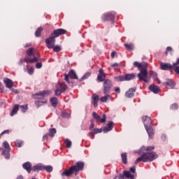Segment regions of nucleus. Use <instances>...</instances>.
Listing matches in <instances>:
<instances>
[{
	"label": "nucleus",
	"mask_w": 179,
	"mask_h": 179,
	"mask_svg": "<svg viewBox=\"0 0 179 179\" xmlns=\"http://www.w3.org/2000/svg\"><path fill=\"white\" fill-rule=\"evenodd\" d=\"M2 150V148H0V150Z\"/></svg>",
	"instance_id": "338daca9"
},
{
	"label": "nucleus",
	"mask_w": 179,
	"mask_h": 179,
	"mask_svg": "<svg viewBox=\"0 0 179 179\" xmlns=\"http://www.w3.org/2000/svg\"><path fill=\"white\" fill-rule=\"evenodd\" d=\"M117 54V52H111V57H112V58H114V57H115V55Z\"/></svg>",
	"instance_id": "bf43d9fd"
},
{
	"label": "nucleus",
	"mask_w": 179,
	"mask_h": 179,
	"mask_svg": "<svg viewBox=\"0 0 179 179\" xmlns=\"http://www.w3.org/2000/svg\"><path fill=\"white\" fill-rule=\"evenodd\" d=\"M102 20L103 22L110 21L113 22L114 20V15L111 13L104 14L102 17Z\"/></svg>",
	"instance_id": "dca6fc26"
},
{
	"label": "nucleus",
	"mask_w": 179,
	"mask_h": 179,
	"mask_svg": "<svg viewBox=\"0 0 179 179\" xmlns=\"http://www.w3.org/2000/svg\"><path fill=\"white\" fill-rule=\"evenodd\" d=\"M52 49H53V51L55 52H59V51L62 50V48H61V45H55L53 48H52Z\"/></svg>",
	"instance_id": "473e14b6"
},
{
	"label": "nucleus",
	"mask_w": 179,
	"mask_h": 179,
	"mask_svg": "<svg viewBox=\"0 0 179 179\" xmlns=\"http://www.w3.org/2000/svg\"><path fill=\"white\" fill-rule=\"evenodd\" d=\"M17 111H19V105H15L13 107V110L11 111L10 115L11 117H13V115H15V114H16V113H17Z\"/></svg>",
	"instance_id": "c756f323"
},
{
	"label": "nucleus",
	"mask_w": 179,
	"mask_h": 179,
	"mask_svg": "<svg viewBox=\"0 0 179 179\" xmlns=\"http://www.w3.org/2000/svg\"><path fill=\"white\" fill-rule=\"evenodd\" d=\"M123 174H124V177H126V178H130V179L134 178V175L131 174V173L128 171H124Z\"/></svg>",
	"instance_id": "bb28decb"
},
{
	"label": "nucleus",
	"mask_w": 179,
	"mask_h": 179,
	"mask_svg": "<svg viewBox=\"0 0 179 179\" xmlns=\"http://www.w3.org/2000/svg\"><path fill=\"white\" fill-rule=\"evenodd\" d=\"M27 69L29 75H33V73H34V68L31 67L29 69V66H27Z\"/></svg>",
	"instance_id": "37998d69"
},
{
	"label": "nucleus",
	"mask_w": 179,
	"mask_h": 179,
	"mask_svg": "<svg viewBox=\"0 0 179 179\" xmlns=\"http://www.w3.org/2000/svg\"><path fill=\"white\" fill-rule=\"evenodd\" d=\"M9 134V130H4V131L0 134V136L3 135V134Z\"/></svg>",
	"instance_id": "4d7b16f0"
},
{
	"label": "nucleus",
	"mask_w": 179,
	"mask_h": 179,
	"mask_svg": "<svg viewBox=\"0 0 179 179\" xmlns=\"http://www.w3.org/2000/svg\"><path fill=\"white\" fill-rule=\"evenodd\" d=\"M62 117L63 118H71V113L66 112V110H64L62 112Z\"/></svg>",
	"instance_id": "72a5a7b5"
},
{
	"label": "nucleus",
	"mask_w": 179,
	"mask_h": 179,
	"mask_svg": "<svg viewBox=\"0 0 179 179\" xmlns=\"http://www.w3.org/2000/svg\"><path fill=\"white\" fill-rule=\"evenodd\" d=\"M108 99H111V96L108 94V93L105 94L104 96L100 98V101H101V103H106V101H107Z\"/></svg>",
	"instance_id": "c85d7f7f"
},
{
	"label": "nucleus",
	"mask_w": 179,
	"mask_h": 179,
	"mask_svg": "<svg viewBox=\"0 0 179 179\" xmlns=\"http://www.w3.org/2000/svg\"><path fill=\"white\" fill-rule=\"evenodd\" d=\"M43 170H45L47 173H51L52 171V166L50 165H48V166L44 165Z\"/></svg>",
	"instance_id": "4c0bfd02"
},
{
	"label": "nucleus",
	"mask_w": 179,
	"mask_h": 179,
	"mask_svg": "<svg viewBox=\"0 0 179 179\" xmlns=\"http://www.w3.org/2000/svg\"><path fill=\"white\" fill-rule=\"evenodd\" d=\"M161 139H162L163 141H166V135L162 134L161 136Z\"/></svg>",
	"instance_id": "13d9d810"
},
{
	"label": "nucleus",
	"mask_w": 179,
	"mask_h": 179,
	"mask_svg": "<svg viewBox=\"0 0 179 179\" xmlns=\"http://www.w3.org/2000/svg\"><path fill=\"white\" fill-rule=\"evenodd\" d=\"M22 167L24 170L27 171V173H31V163L27 162L22 164Z\"/></svg>",
	"instance_id": "393cba45"
},
{
	"label": "nucleus",
	"mask_w": 179,
	"mask_h": 179,
	"mask_svg": "<svg viewBox=\"0 0 179 179\" xmlns=\"http://www.w3.org/2000/svg\"><path fill=\"white\" fill-rule=\"evenodd\" d=\"M94 128V124L92 123L91 125L90 126V129H93Z\"/></svg>",
	"instance_id": "052dcab7"
},
{
	"label": "nucleus",
	"mask_w": 179,
	"mask_h": 179,
	"mask_svg": "<svg viewBox=\"0 0 179 179\" xmlns=\"http://www.w3.org/2000/svg\"><path fill=\"white\" fill-rule=\"evenodd\" d=\"M155 147L150 146L146 148L147 152L143 153L140 157H138L136 162L135 164H138L139 162H143V163H148L150 162H153V160L157 159V154L155 152H151L150 150H153Z\"/></svg>",
	"instance_id": "f03ea898"
},
{
	"label": "nucleus",
	"mask_w": 179,
	"mask_h": 179,
	"mask_svg": "<svg viewBox=\"0 0 179 179\" xmlns=\"http://www.w3.org/2000/svg\"><path fill=\"white\" fill-rule=\"evenodd\" d=\"M115 92H116V93H121V90L120 89V87H116L115 89Z\"/></svg>",
	"instance_id": "603ef678"
},
{
	"label": "nucleus",
	"mask_w": 179,
	"mask_h": 179,
	"mask_svg": "<svg viewBox=\"0 0 179 179\" xmlns=\"http://www.w3.org/2000/svg\"><path fill=\"white\" fill-rule=\"evenodd\" d=\"M113 128H114V122H109L106 127H104L103 128V131L104 134H107V132H110V131H113Z\"/></svg>",
	"instance_id": "f3484780"
},
{
	"label": "nucleus",
	"mask_w": 179,
	"mask_h": 179,
	"mask_svg": "<svg viewBox=\"0 0 179 179\" xmlns=\"http://www.w3.org/2000/svg\"><path fill=\"white\" fill-rule=\"evenodd\" d=\"M83 167H85V164L83 162H77L76 165L72 166L68 170L64 171L62 173V176L64 177H71L73 173H75L76 176H78V173L80 170H83Z\"/></svg>",
	"instance_id": "7ed1b4c3"
},
{
	"label": "nucleus",
	"mask_w": 179,
	"mask_h": 179,
	"mask_svg": "<svg viewBox=\"0 0 179 179\" xmlns=\"http://www.w3.org/2000/svg\"><path fill=\"white\" fill-rule=\"evenodd\" d=\"M89 76H90V73H86L85 75H84L80 80H85V79H87V78H89Z\"/></svg>",
	"instance_id": "c03bdc74"
},
{
	"label": "nucleus",
	"mask_w": 179,
	"mask_h": 179,
	"mask_svg": "<svg viewBox=\"0 0 179 179\" xmlns=\"http://www.w3.org/2000/svg\"><path fill=\"white\" fill-rule=\"evenodd\" d=\"M135 92H136V87L130 88L127 92L125 93L126 97L128 99H131L135 96Z\"/></svg>",
	"instance_id": "a211bd4d"
},
{
	"label": "nucleus",
	"mask_w": 179,
	"mask_h": 179,
	"mask_svg": "<svg viewBox=\"0 0 179 179\" xmlns=\"http://www.w3.org/2000/svg\"><path fill=\"white\" fill-rule=\"evenodd\" d=\"M124 47L127 50H134L133 44H124Z\"/></svg>",
	"instance_id": "58836bf2"
},
{
	"label": "nucleus",
	"mask_w": 179,
	"mask_h": 179,
	"mask_svg": "<svg viewBox=\"0 0 179 179\" xmlns=\"http://www.w3.org/2000/svg\"><path fill=\"white\" fill-rule=\"evenodd\" d=\"M42 66H43V64H41V62H38V63L36 64V68L37 69H41Z\"/></svg>",
	"instance_id": "49530a36"
},
{
	"label": "nucleus",
	"mask_w": 179,
	"mask_h": 179,
	"mask_svg": "<svg viewBox=\"0 0 179 179\" xmlns=\"http://www.w3.org/2000/svg\"><path fill=\"white\" fill-rule=\"evenodd\" d=\"M97 79L99 82H104V80H106V74H104V70H103V69H99Z\"/></svg>",
	"instance_id": "6ab92c4d"
},
{
	"label": "nucleus",
	"mask_w": 179,
	"mask_h": 179,
	"mask_svg": "<svg viewBox=\"0 0 179 179\" xmlns=\"http://www.w3.org/2000/svg\"><path fill=\"white\" fill-rule=\"evenodd\" d=\"M31 43H28L25 45V47H31Z\"/></svg>",
	"instance_id": "e2e57ef3"
},
{
	"label": "nucleus",
	"mask_w": 179,
	"mask_h": 179,
	"mask_svg": "<svg viewBox=\"0 0 179 179\" xmlns=\"http://www.w3.org/2000/svg\"><path fill=\"white\" fill-rule=\"evenodd\" d=\"M22 143H23L22 141L17 140L15 141V146H17V148H22Z\"/></svg>",
	"instance_id": "a19ab883"
},
{
	"label": "nucleus",
	"mask_w": 179,
	"mask_h": 179,
	"mask_svg": "<svg viewBox=\"0 0 179 179\" xmlns=\"http://www.w3.org/2000/svg\"><path fill=\"white\" fill-rule=\"evenodd\" d=\"M160 68L162 69V71H170V69H173V68H174V66L173 64L171 65L169 63L161 62Z\"/></svg>",
	"instance_id": "2eb2a0df"
},
{
	"label": "nucleus",
	"mask_w": 179,
	"mask_h": 179,
	"mask_svg": "<svg viewBox=\"0 0 179 179\" xmlns=\"http://www.w3.org/2000/svg\"><path fill=\"white\" fill-rule=\"evenodd\" d=\"M45 103H47V101H35V105L38 108V107H41V106H44V104H45Z\"/></svg>",
	"instance_id": "f704fd0d"
},
{
	"label": "nucleus",
	"mask_w": 179,
	"mask_h": 179,
	"mask_svg": "<svg viewBox=\"0 0 179 179\" xmlns=\"http://www.w3.org/2000/svg\"><path fill=\"white\" fill-rule=\"evenodd\" d=\"M177 108H178V105H177V103H173L171 106V110H177Z\"/></svg>",
	"instance_id": "a18cd8bd"
},
{
	"label": "nucleus",
	"mask_w": 179,
	"mask_h": 179,
	"mask_svg": "<svg viewBox=\"0 0 179 179\" xmlns=\"http://www.w3.org/2000/svg\"><path fill=\"white\" fill-rule=\"evenodd\" d=\"M136 78V73L126 74L115 77L116 82H124L125 80H132Z\"/></svg>",
	"instance_id": "423d86ee"
},
{
	"label": "nucleus",
	"mask_w": 179,
	"mask_h": 179,
	"mask_svg": "<svg viewBox=\"0 0 179 179\" xmlns=\"http://www.w3.org/2000/svg\"><path fill=\"white\" fill-rule=\"evenodd\" d=\"M134 66H136L140 71V73L138 74L139 80H143V82L148 83L150 80V78L148 76V63L135 62Z\"/></svg>",
	"instance_id": "f257e3e1"
},
{
	"label": "nucleus",
	"mask_w": 179,
	"mask_h": 179,
	"mask_svg": "<svg viewBox=\"0 0 179 179\" xmlns=\"http://www.w3.org/2000/svg\"><path fill=\"white\" fill-rule=\"evenodd\" d=\"M63 34H66V30L64 29H57L53 31L51 36L55 38H57V37H59V36H62Z\"/></svg>",
	"instance_id": "4468645a"
},
{
	"label": "nucleus",
	"mask_w": 179,
	"mask_h": 179,
	"mask_svg": "<svg viewBox=\"0 0 179 179\" xmlns=\"http://www.w3.org/2000/svg\"><path fill=\"white\" fill-rule=\"evenodd\" d=\"M17 179H23V176H18V177L17 178Z\"/></svg>",
	"instance_id": "680f3d73"
},
{
	"label": "nucleus",
	"mask_w": 179,
	"mask_h": 179,
	"mask_svg": "<svg viewBox=\"0 0 179 179\" xmlns=\"http://www.w3.org/2000/svg\"><path fill=\"white\" fill-rule=\"evenodd\" d=\"M50 103L52 104V107H57V104L58 103V99L56 97L51 98Z\"/></svg>",
	"instance_id": "7c9ffc66"
},
{
	"label": "nucleus",
	"mask_w": 179,
	"mask_h": 179,
	"mask_svg": "<svg viewBox=\"0 0 179 179\" xmlns=\"http://www.w3.org/2000/svg\"><path fill=\"white\" fill-rule=\"evenodd\" d=\"M111 66L113 68H117V67H118V64L117 63H113V64H111Z\"/></svg>",
	"instance_id": "3c124183"
},
{
	"label": "nucleus",
	"mask_w": 179,
	"mask_h": 179,
	"mask_svg": "<svg viewBox=\"0 0 179 179\" xmlns=\"http://www.w3.org/2000/svg\"><path fill=\"white\" fill-rule=\"evenodd\" d=\"M56 134H57V129L55 128H52V129H49V136L52 137Z\"/></svg>",
	"instance_id": "c9c22d12"
},
{
	"label": "nucleus",
	"mask_w": 179,
	"mask_h": 179,
	"mask_svg": "<svg viewBox=\"0 0 179 179\" xmlns=\"http://www.w3.org/2000/svg\"><path fill=\"white\" fill-rule=\"evenodd\" d=\"M135 171H136V168L135 166H133L131 168H130V172L131 173H135Z\"/></svg>",
	"instance_id": "de8ad7c7"
},
{
	"label": "nucleus",
	"mask_w": 179,
	"mask_h": 179,
	"mask_svg": "<svg viewBox=\"0 0 179 179\" xmlns=\"http://www.w3.org/2000/svg\"><path fill=\"white\" fill-rule=\"evenodd\" d=\"M51 93V91L49 90H44L40 93L35 94L34 95V99L37 100H41L45 97V96H48Z\"/></svg>",
	"instance_id": "f8f14e48"
},
{
	"label": "nucleus",
	"mask_w": 179,
	"mask_h": 179,
	"mask_svg": "<svg viewBox=\"0 0 179 179\" xmlns=\"http://www.w3.org/2000/svg\"><path fill=\"white\" fill-rule=\"evenodd\" d=\"M102 131H103V129H94L90 133V136H91L92 139H94V135H96V134H101Z\"/></svg>",
	"instance_id": "b1692460"
},
{
	"label": "nucleus",
	"mask_w": 179,
	"mask_h": 179,
	"mask_svg": "<svg viewBox=\"0 0 179 179\" xmlns=\"http://www.w3.org/2000/svg\"><path fill=\"white\" fill-rule=\"evenodd\" d=\"M120 178H121V179H124V176H122V177L120 176Z\"/></svg>",
	"instance_id": "69168bd1"
},
{
	"label": "nucleus",
	"mask_w": 179,
	"mask_h": 179,
	"mask_svg": "<svg viewBox=\"0 0 179 179\" xmlns=\"http://www.w3.org/2000/svg\"><path fill=\"white\" fill-rule=\"evenodd\" d=\"M92 115H93L94 118L96 120V122L104 123V122H106V121H107V115H106V114L103 115V117L102 118L96 112H93Z\"/></svg>",
	"instance_id": "ddd939ff"
},
{
	"label": "nucleus",
	"mask_w": 179,
	"mask_h": 179,
	"mask_svg": "<svg viewBox=\"0 0 179 179\" xmlns=\"http://www.w3.org/2000/svg\"><path fill=\"white\" fill-rule=\"evenodd\" d=\"M121 159L123 164H127L128 163V157H127V152H123L121 154Z\"/></svg>",
	"instance_id": "a878e982"
},
{
	"label": "nucleus",
	"mask_w": 179,
	"mask_h": 179,
	"mask_svg": "<svg viewBox=\"0 0 179 179\" xmlns=\"http://www.w3.org/2000/svg\"><path fill=\"white\" fill-rule=\"evenodd\" d=\"M11 92H13V93H15V94H17L18 92L17 90H15L13 88H10Z\"/></svg>",
	"instance_id": "5fc2aeb1"
},
{
	"label": "nucleus",
	"mask_w": 179,
	"mask_h": 179,
	"mask_svg": "<svg viewBox=\"0 0 179 179\" xmlns=\"http://www.w3.org/2000/svg\"><path fill=\"white\" fill-rule=\"evenodd\" d=\"M113 86V83L110 80H106L103 83V93L104 94H107L110 93V90L111 87Z\"/></svg>",
	"instance_id": "9d476101"
},
{
	"label": "nucleus",
	"mask_w": 179,
	"mask_h": 179,
	"mask_svg": "<svg viewBox=\"0 0 179 179\" xmlns=\"http://www.w3.org/2000/svg\"><path fill=\"white\" fill-rule=\"evenodd\" d=\"M41 31H43V28L42 27L38 28L35 32L36 37H40V36H41Z\"/></svg>",
	"instance_id": "e433bc0d"
},
{
	"label": "nucleus",
	"mask_w": 179,
	"mask_h": 179,
	"mask_svg": "<svg viewBox=\"0 0 179 179\" xmlns=\"http://www.w3.org/2000/svg\"><path fill=\"white\" fill-rule=\"evenodd\" d=\"M3 152L2 155L4 156L5 159H10V146H9V143H8V141H5L3 143Z\"/></svg>",
	"instance_id": "0eeeda50"
},
{
	"label": "nucleus",
	"mask_w": 179,
	"mask_h": 179,
	"mask_svg": "<svg viewBox=\"0 0 179 179\" xmlns=\"http://www.w3.org/2000/svg\"><path fill=\"white\" fill-rule=\"evenodd\" d=\"M48 135H50V134H48L43 136V141H47V139H48Z\"/></svg>",
	"instance_id": "8fccbe9b"
},
{
	"label": "nucleus",
	"mask_w": 179,
	"mask_h": 179,
	"mask_svg": "<svg viewBox=\"0 0 179 179\" xmlns=\"http://www.w3.org/2000/svg\"><path fill=\"white\" fill-rule=\"evenodd\" d=\"M45 43L46 44V47L49 50H51L52 48H54V46L55 45V38L51 36L45 39Z\"/></svg>",
	"instance_id": "1a4fd4ad"
},
{
	"label": "nucleus",
	"mask_w": 179,
	"mask_h": 179,
	"mask_svg": "<svg viewBox=\"0 0 179 179\" xmlns=\"http://www.w3.org/2000/svg\"><path fill=\"white\" fill-rule=\"evenodd\" d=\"M65 143L66 145V148H71V146H72V141H69V139H66Z\"/></svg>",
	"instance_id": "ea45409f"
},
{
	"label": "nucleus",
	"mask_w": 179,
	"mask_h": 179,
	"mask_svg": "<svg viewBox=\"0 0 179 179\" xmlns=\"http://www.w3.org/2000/svg\"><path fill=\"white\" fill-rule=\"evenodd\" d=\"M64 76H65L64 79L69 83V85H71V83L69 82V77H70V79H78V76H76V73L73 70H71L69 72V75L64 74Z\"/></svg>",
	"instance_id": "9b49d317"
},
{
	"label": "nucleus",
	"mask_w": 179,
	"mask_h": 179,
	"mask_svg": "<svg viewBox=\"0 0 179 179\" xmlns=\"http://www.w3.org/2000/svg\"><path fill=\"white\" fill-rule=\"evenodd\" d=\"M27 56L24 59H20V65L23 64V61L27 64H34L40 61V58L36 57V55L33 54V48H29L27 51Z\"/></svg>",
	"instance_id": "20e7f679"
},
{
	"label": "nucleus",
	"mask_w": 179,
	"mask_h": 179,
	"mask_svg": "<svg viewBox=\"0 0 179 179\" xmlns=\"http://www.w3.org/2000/svg\"><path fill=\"white\" fill-rule=\"evenodd\" d=\"M166 86H170L171 88L174 87V86L176 85L174 82L172 80H170V79L166 80Z\"/></svg>",
	"instance_id": "2f4dec72"
},
{
	"label": "nucleus",
	"mask_w": 179,
	"mask_h": 179,
	"mask_svg": "<svg viewBox=\"0 0 179 179\" xmlns=\"http://www.w3.org/2000/svg\"><path fill=\"white\" fill-rule=\"evenodd\" d=\"M150 76L154 79V80H156V82H158V83H160V80L157 78V73L155 71H150Z\"/></svg>",
	"instance_id": "cd10ccee"
},
{
	"label": "nucleus",
	"mask_w": 179,
	"mask_h": 179,
	"mask_svg": "<svg viewBox=\"0 0 179 179\" xmlns=\"http://www.w3.org/2000/svg\"><path fill=\"white\" fill-rule=\"evenodd\" d=\"M56 88L57 89L55 91V96H59L61 93H64V92L66 90V86L65 83H59L58 84L56 85Z\"/></svg>",
	"instance_id": "6e6552de"
},
{
	"label": "nucleus",
	"mask_w": 179,
	"mask_h": 179,
	"mask_svg": "<svg viewBox=\"0 0 179 179\" xmlns=\"http://www.w3.org/2000/svg\"><path fill=\"white\" fill-rule=\"evenodd\" d=\"M143 122L148 134L149 138L152 139L153 138V135H155V130H153V128H152V119H150V117L148 116H143Z\"/></svg>",
	"instance_id": "39448f33"
},
{
	"label": "nucleus",
	"mask_w": 179,
	"mask_h": 179,
	"mask_svg": "<svg viewBox=\"0 0 179 179\" xmlns=\"http://www.w3.org/2000/svg\"><path fill=\"white\" fill-rule=\"evenodd\" d=\"M173 49L171 48V47H167L166 48V54H167V52H170V51H172Z\"/></svg>",
	"instance_id": "864d4df0"
},
{
	"label": "nucleus",
	"mask_w": 179,
	"mask_h": 179,
	"mask_svg": "<svg viewBox=\"0 0 179 179\" xmlns=\"http://www.w3.org/2000/svg\"><path fill=\"white\" fill-rule=\"evenodd\" d=\"M149 90H150V92H152V93H155V94H157V93L160 92V88H159L157 85H155L154 84L150 85Z\"/></svg>",
	"instance_id": "5701e85b"
},
{
	"label": "nucleus",
	"mask_w": 179,
	"mask_h": 179,
	"mask_svg": "<svg viewBox=\"0 0 179 179\" xmlns=\"http://www.w3.org/2000/svg\"><path fill=\"white\" fill-rule=\"evenodd\" d=\"M2 84L0 83V89H2Z\"/></svg>",
	"instance_id": "0e129e2a"
},
{
	"label": "nucleus",
	"mask_w": 179,
	"mask_h": 179,
	"mask_svg": "<svg viewBox=\"0 0 179 179\" xmlns=\"http://www.w3.org/2000/svg\"><path fill=\"white\" fill-rule=\"evenodd\" d=\"M33 171H42L44 170V164H37L32 167Z\"/></svg>",
	"instance_id": "4be33fe9"
},
{
	"label": "nucleus",
	"mask_w": 179,
	"mask_h": 179,
	"mask_svg": "<svg viewBox=\"0 0 179 179\" xmlns=\"http://www.w3.org/2000/svg\"><path fill=\"white\" fill-rule=\"evenodd\" d=\"M99 99H100V96L96 94H94L92 95V104L94 106V107H97V106H99L98 103H99Z\"/></svg>",
	"instance_id": "412c9836"
},
{
	"label": "nucleus",
	"mask_w": 179,
	"mask_h": 179,
	"mask_svg": "<svg viewBox=\"0 0 179 179\" xmlns=\"http://www.w3.org/2000/svg\"><path fill=\"white\" fill-rule=\"evenodd\" d=\"M32 179H36V178H32Z\"/></svg>",
	"instance_id": "774afa93"
},
{
	"label": "nucleus",
	"mask_w": 179,
	"mask_h": 179,
	"mask_svg": "<svg viewBox=\"0 0 179 179\" xmlns=\"http://www.w3.org/2000/svg\"><path fill=\"white\" fill-rule=\"evenodd\" d=\"M3 82L6 85V87L8 89H12L13 87V81L9 78H3Z\"/></svg>",
	"instance_id": "aec40b11"
},
{
	"label": "nucleus",
	"mask_w": 179,
	"mask_h": 179,
	"mask_svg": "<svg viewBox=\"0 0 179 179\" xmlns=\"http://www.w3.org/2000/svg\"><path fill=\"white\" fill-rule=\"evenodd\" d=\"M173 67H174V68H175V66H176V65H179V58L177 59V61H176V63H173Z\"/></svg>",
	"instance_id": "6e6d98bb"
},
{
	"label": "nucleus",
	"mask_w": 179,
	"mask_h": 179,
	"mask_svg": "<svg viewBox=\"0 0 179 179\" xmlns=\"http://www.w3.org/2000/svg\"><path fill=\"white\" fill-rule=\"evenodd\" d=\"M20 108H21L22 113H26L27 111V105H22L20 106Z\"/></svg>",
	"instance_id": "79ce46f5"
},
{
	"label": "nucleus",
	"mask_w": 179,
	"mask_h": 179,
	"mask_svg": "<svg viewBox=\"0 0 179 179\" xmlns=\"http://www.w3.org/2000/svg\"><path fill=\"white\" fill-rule=\"evenodd\" d=\"M173 69H175L174 71H175L176 73L179 74V66L174 67Z\"/></svg>",
	"instance_id": "09e8293b"
}]
</instances>
